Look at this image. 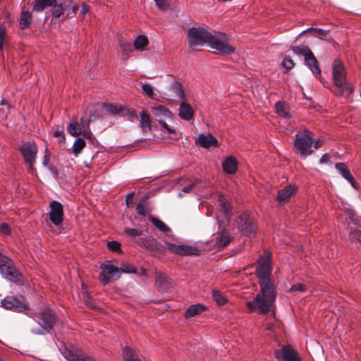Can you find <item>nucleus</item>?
<instances>
[{
  "label": "nucleus",
  "instance_id": "nucleus-34",
  "mask_svg": "<svg viewBox=\"0 0 361 361\" xmlns=\"http://www.w3.org/2000/svg\"><path fill=\"white\" fill-rule=\"evenodd\" d=\"M212 296L214 301L219 305H224L228 302L226 295L219 290H213Z\"/></svg>",
  "mask_w": 361,
  "mask_h": 361
},
{
  "label": "nucleus",
  "instance_id": "nucleus-31",
  "mask_svg": "<svg viewBox=\"0 0 361 361\" xmlns=\"http://www.w3.org/2000/svg\"><path fill=\"white\" fill-rule=\"evenodd\" d=\"M140 127L145 133H148L151 130V119L149 114H140Z\"/></svg>",
  "mask_w": 361,
  "mask_h": 361
},
{
  "label": "nucleus",
  "instance_id": "nucleus-11",
  "mask_svg": "<svg viewBox=\"0 0 361 361\" xmlns=\"http://www.w3.org/2000/svg\"><path fill=\"white\" fill-rule=\"evenodd\" d=\"M219 208L216 212V218L219 230L225 226V221L228 222L231 218V210L229 203L226 198L220 195L219 196Z\"/></svg>",
  "mask_w": 361,
  "mask_h": 361
},
{
  "label": "nucleus",
  "instance_id": "nucleus-48",
  "mask_svg": "<svg viewBox=\"0 0 361 361\" xmlns=\"http://www.w3.org/2000/svg\"><path fill=\"white\" fill-rule=\"evenodd\" d=\"M135 209L138 214L144 216L147 215V212L145 205L144 204V200L142 202H140L137 204Z\"/></svg>",
  "mask_w": 361,
  "mask_h": 361
},
{
  "label": "nucleus",
  "instance_id": "nucleus-28",
  "mask_svg": "<svg viewBox=\"0 0 361 361\" xmlns=\"http://www.w3.org/2000/svg\"><path fill=\"white\" fill-rule=\"evenodd\" d=\"M169 90L172 92L173 97H176L181 100L185 99L184 92L182 85L179 82H174L171 84Z\"/></svg>",
  "mask_w": 361,
  "mask_h": 361
},
{
  "label": "nucleus",
  "instance_id": "nucleus-2",
  "mask_svg": "<svg viewBox=\"0 0 361 361\" xmlns=\"http://www.w3.org/2000/svg\"><path fill=\"white\" fill-rule=\"evenodd\" d=\"M332 78L337 90L335 93L340 96L348 95L351 90L346 85L347 73L343 63L338 59L332 64Z\"/></svg>",
  "mask_w": 361,
  "mask_h": 361
},
{
  "label": "nucleus",
  "instance_id": "nucleus-23",
  "mask_svg": "<svg viewBox=\"0 0 361 361\" xmlns=\"http://www.w3.org/2000/svg\"><path fill=\"white\" fill-rule=\"evenodd\" d=\"M222 167L226 173L233 174L237 171L238 162L233 157H228L222 162Z\"/></svg>",
  "mask_w": 361,
  "mask_h": 361
},
{
  "label": "nucleus",
  "instance_id": "nucleus-37",
  "mask_svg": "<svg viewBox=\"0 0 361 361\" xmlns=\"http://www.w3.org/2000/svg\"><path fill=\"white\" fill-rule=\"evenodd\" d=\"M85 141L82 138H77L73 145V152L75 154H78L85 147Z\"/></svg>",
  "mask_w": 361,
  "mask_h": 361
},
{
  "label": "nucleus",
  "instance_id": "nucleus-63",
  "mask_svg": "<svg viewBox=\"0 0 361 361\" xmlns=\"http://www.w3.org/2000/svg\"><path fill=\"white\" fill-rule=\"evenodd\" d=\"M322 143H323V141L320 139L317 140L314 142H313V145H314V149H317L319 148L322 146Z\"/></svg>",
  "mask_w": 361,
  "mask_h": 361
},
{
  "label": "nucleus",
  "instance_id": "nucleus-6",
  "mask_svg": "<svg viewBox=\"0 0 361 361\" xmlns=\"http://www.w3.org/2000/svg\"><path fill=\"white\" fill-rule=\"evenodd\" d=\"M0 273L6 280L20 283L22 275L14 267L13 262L6 256L0 253Z\"/></svg>",
  "mask_w": 361,
  "mask_h": 361
},
{
  "label": "nucleus",
  "instance_id": "nucleus-14",
  "mask_svg": "<svg viewBox=\"0 0 361 361\" xmlns=\"http://www.w3.org/2000/svg\"><path fill=\"white\" fill-rule=\"evenodd\" d=\"M89 113H121L126 111V107L121 104L97 102L88 108Z\"/></svg>",
  "mask_w": 361,
  "mask_h": 361
},
{
  "label": "nucleus",
  "instance_id": "nucleus-54",
  "mask_svg": "<svg viewBox=\"0 0 361 361\" xmlns=\"http://www.w3.org/2000/svg\"><path fill=\"white\" fill-rule=\"evenodd\" d=\"M134 192H132L126 195V203L127 207H130L133 204Z\"/></svg>",
  "mask_w": 361,
  "mask_h": 361
},
{
  "label": "nucleus",
  "instance_id": "nucleus-24",
  "mask_svg": "<svg viewBox=\"0 0 361 361\" xmlns=\"http://www.w3.org/2000/svg\"><path fill=\"white\" fill-rule=\"evenodd\" d=\"M296 186L293 184H290L285 187L283 189L279 191L277 199L279 202H283L290 197V196L295 192Z\"/></svg>",
  "mask_w": 361,
  "mask_h": 361
},
{
  "label": "nucleus",
  "instance_id": "nucleus-57",
  "mask_svg": "<svg viewBox=\"0 0 361 361\" xmlns=\"http://www.w3.org/2000/svg\"><path fill=\"white\" fill-rule=\"evenodd\" d=\"M1 104L2 106H5V107L2 108V109H1V111H11V105H10L8 102H6L4 99H2V100L1 101Z\"/></svg>",
  "mask_w": 361,
  "mask_h": 361
},
{
  "label": "nucleus",
  "instance_id": "nucleus-50",
  "mask_svg": "<svg viewBox=\"0 0 361 361\" xmlns=\"http://www.w3.org/2000/svg\"><path fill=\"white\" fill-rule=\"evenodd\" d=\"M305 290H306L305 285L303 283H300L293 285L290 288V292H295V291L304 292Z\"/></svg>",
  "mask_w": 361,
  "mask_h": 361
},
{
  "label": "nucleus",
  "instance_id": "nucleus-21",
  "mask_svg": "<svg viewBox=\"0 0 361 361\" xmlns=\"http://www.w3.org/2000/svg\"><path fill=\"white\" fill-rule=\"evenodd\" d=\"M68 132L73 136L77 137L82 134L84 135V131L79 122L78 117H73L70 123L67 127Z\"/></svg>",
  "mask_w": 361,
  "mask_h": 361
},
{
  "label": "nucleus",
  "instance_id": "nucleus-62",
  "mask_svg": "<svg viewBox=\"0 0 361 361\" xmlns=\"http://www.w3.org/2000/svg\"><path fill=\"white\" fill-rule=\"evenodd\" d=\"M329 157L327 154H324L319 159L320 164H325L329 162Z\"/></svg>",
  "mask_w": 361,
  "mask_h": 361
},
{
  "label": "nucleus",
  "instance_id": "nucleus-42",
  "mask_svg": "<svg viewBox=\"0 0 361 361\" xmlns=\"http://www.w3.org/2000/svg\"><path fill=\"white\" fill-rule=\"evenodd\" d=\"M124 232L128 235H130L133 238L139 237L142 235V231L136 229V228H126L124 229Z\"/></svg>",
  "mask_w": 361,
  "mask_h": 361
},
{
  "label": "nucleus",
  "instance_id": "nucleus-17",
  "mask_svg": "<svg viewBox=\"0 0 361 361\" xmlns=\"http://www.w3.org/2000/svg\"><path fill=\"white\" fill-rule=\"evenodd\" d=\"M197 145L204 148H209L211 147H216L218 145V140L212 134H201L195 140Z\"/></svg>",
  "mask_w": 361,
  "mask_h": 361
},
{
  "label": "nucleus",
  "instance_id": "nucleus-12",
  "mask_svg": "<svg viewBox=\"0 0 361 361\" xmlns=\"http://www.w3.org/2000/svg\"><path fill=\"white\" fill-rule=\"evenodd\" d=\"M274 356L278 361H302L298 351L290 345H283L275 350Z\"/></svg>",
  "mask_w": 361,
  "mask_h": 361
},
{
  "label": "nucleus",
  "instance_id": "nucleus-13",
  "mask_svg": "<svg viewBox=\"0 0 361 361\" xmlns=\"http://www.w3.org/2000/svg\"><path fill=\"white\" fill-rule=\"evenodd\" d=\"M101 269L100 279L105 284L109 283L111 281L117 280L121 276L119 268L111 264L109 261L102 264Z\"/></svg>",
  "mask_w": 361,
  "mask_h": 361
},
{
  "label": "nucleus",
  "instance_id": "nucleus-41",
  "mask_svg": "<svg viewBox=\"0 0 361 361\" xmlns=\"http://www.w3.org/2000/svg\"><path fill=\"white\" fill-rule=\"evenodd\" d=\"M120 273L135 274L136 273V268L134 265L130 264H123L120 269Z\"/></svg>",
  "mask_w": 361,
  "mask_h": 361
},
{
  "label": "nucleus",
  "instance_id": "nucleus-51",
  "mask_svg": "<svg viewBox=\"0 0 361 361\" xmlns=\"http://www.w3.org/2000/svg\"><path fill=\"white\" fill-rule=\"evenodd\" d=\"M6 29L5 27L0 26V50L3 49L4 43L6 40Z\"/></svg>",
  "mask_w": 361,
  "mask_h": 361
},
{
  "label": "nucleus",
  "instance_id": "nucleus-38",
  "mask_svg": "<svg viewBox=\"0 0 361 361\" xmlns=\"http://www.w3.org/2000/svg\"><path fill=\"white\" fill-rule=\"evenodd\" d=\"M142 91L151 99H154L157 98V94L154 92V87L148 83H145L142 85Z\"/></svg>",
  "mask_w": 361,
  "mask_h": 361
},
{
  "label": "nucleus",
  "instance_id": "nucleus-59",
  "mask_svg": "<svg viewBox=\"0 0 361 361\" xmlns=\"http://www.w3.org/2000/svg\"><path fill=\"white\" fill-rule=\"evenodd\" d=\"M160 125L163 128L166 129L169 133H175V130L169 128V126L166 123V122L160 121Z\"/></svg>",
  "mask_w": 361,
  "mask_h": 361
},
{
  "label": "nucleus",
  "instance_id": "nucleus-52",
  "mask_svg": "<svg viewBox=\"0 0 361 361\" xmlns=\"http://www.w3.org/2000/svg\"><path fill=\"white\" fill-rule=\"evenodd\" d=\"M350 238L361 243V230L355 229L350 233Z\"/></svg>",
  "mask_w": 361,
  "mask_h": 361
},
{
  "label": "nucleus",
  "instance_id": "nucleus-64",
  "mask_svg": "<svg viewBox=\"0 0 361 361\" xmlns=\"http://www.w3.org/2000/svg\"><path fill=\"white\" fill-rule=\"evenodd\" d=\"M54 135L56 137L61 136L63 140L65 139V136L62 130H57L54 132Z\"/></svg>",
  "mask_w": 361,
  "mask_h": 361
},
{
  "label": "nucleus",
  "instance_id": "nucleus-36",
  "mask_svg": "<svg viewBox=\"0 0 361 361\" xmlns=\"http://www.w3.org/2000/svg\"><path fill=\"white\" fill-rule=\"evenodd\" d=\"M151 222L162 232H170L171 228L162 221L159 219L152 217L150 219Z\"/></svg>",
  "mask_w": 361,
  "mask_h": 361
},
{
  "label": "nucleus",
  "instance_id": "nucleus-35",
  "mask_svg": "<svg viewBox=\"0 0 361 361\" xmlns=\"http://www.w3.org/2000/svg\"><path fill=\"white\" fill-rule=\"evenodd\" d=\"M54 0H36L33 10L42 11L46 7L52 6Z\"/></svg>",
  "mask_w": 361,
  "mask_h": 361
},
{
  "label": "nucleus",
  "instance_id": "nucleus-56",
  "mask_svg": "<svg viewBox=\"0 0 361 361\" xmlns=\"http://www.w3.org/2000/svg\"><path fill=\"white\" fill-rule=\"evenodd\" d=\"M157 6L160 9H165L167 7L166 0H154Z\"/></svg>",
  "mask_w": 361,
  "mask_h": 361
},
{
  "label": "nucleus",
  "instance_id": "nucleus-1",
  "mask_svg": "<svg viewBox=\"0 0 361 361\" xmlns=\"http://www.w3.org/2000/svg\"><path fill=\"white\" fill-rule=\"evenodd\" d=\"M260 292L255 299L247 302L250 310H258L262 314L269 312L276 297V290L271 281L272 262L269 253H265L258 259V265L256 269Z\"/></svg>",
  "mask_w": 361,
  "mask_h": 361
},
{
  "label": "nucleus",
  "instance_id": "nucleus-3",
  "mask_svg": "<svg viewBox=\"0 0 361 361\" xmlns=\"http://www.w3.org/2000/svg\"><path fill=\"white\" fill-rule=\"evenodd\" d=\"M312 146L313 135L310 130L305 129L296 133L294 147L300 156L307 157L311 154L313 152Z\"/></svg>",
  "mask_w": 361,
  "mask_h": 361
},
{
  "label": "nucleus",
  "instance_id": "nucleus-10",
  "mask_svg": "<svg viewBox=\"0 0 361 361\" xmlns=\"http://www.w3.org/2000/svg\"><path fill=\"white\" fill-rule=\"evenodd\" d=\"M1 303L7 310H11L18 312H25L26 315L32 316V310L27 307L23 297H6L1 301Z\"/></svg>",
  "mask_w": 361,
  "mask_h": 361
},
{
  "label": "nucleus",
  "instance_id": "nucleus-46",
  "mask_svg": "<svg viewBox=\"0 0 361 361\" xmlns=\"http://www.w3.org/2000/svg\"><path fill=\"white\" fill-rule=\"evenodd\" d=\"M11 228L6 223L0 224V234L4 236H8L11 235Z\"/></svg>",
  "mask_w": 361,
  "mask_h": 361
},
{
  "label": "nucleus",
  "instance_id": "nucleus-25",
  "mask_svg": "<svg viewBox=\"0 0 361 361\" xmlns=\"http://www.w3.org/2000/svg\"><path fill=\"white\" fill-rule=\"evenodd\" d=\"M207 307L205 305L202 304H195L190 306L185 312V317L188 319L193 317L196 315L200 314L204 310H206Z\"/></svg>",
  "mask_w": 361,
  "mask_h": 361
},
{
  "label": "nucleus",
  "instance_id": "nucleus-49",
  "mask_svg": "<svg viewBox=\"0 0 361 361\" xmlns=\"http://www.w3.org/2000/svg\"><path fill=\"white\" fill-rule=\"evenodd\" d=\"M107 247L111 251L117 252L121 249V244L117 241H109L107 243Z\"/></svg>",
  "mask_w": 361,
  "mask_h": 361
},
{
  "label": "nucleus",
  "instance_id": "nucleus-30",
  "mask_svg": "<svg viewBox=\"0 0 361 361\" xmlns=\"http://www.w3.org/2000/svg\"><path fill=\"white\" fill-rule=\"evenodd\" d=\"M148 45V39L145 35L137 36L134 41V47L137 50L143 51Z\"/></svg>",
  "mask_w": 361,
  "mask_h": 361
},
{
  "label": "nucleus",
  "instance_id": "nucleus-60",
  "mask_svg": "<svg viewBox=\"0 0 361 361\" xmlns=\"http://www.w3.org/2000/svg\"><path fill=\"white\" fill-rule=\"evenodd\" d=\"M154 110L157 113H166L168 110L163 106L159 105L154 107Z\"/></svg>",
  "mask_w": 361,
  "mask_h": 361
},
{
  "label": "nucleus",
  "instance_id": "nucleus-4",
  "mask_svg": "<svg viewBox=\"0 0 361 361\" xmlns=\"http://www.w3.org/2000/svg\"><path fill=\"white\" fill-rule=\"evenodd\" d=\"M32 313L30 317H36L43 323V325H40L37 329H32V333L36 335H44L49 333L56 322V317L53 311L49 308H45L39 312L32 311Z\"/></svg>",
  "mask_w": 361,
  "mask_h": 361
},
{
  "label": "nucleus",
  "instance_id": "nucleus-18",
  "mask_svg": "<svg viewBox=\"0 0 361 361\" xmlns=\"http://www.w3.org/2000/svg\"><path fill=\"white\" fill-rule=\"evenodd\" d=\"M155 283L161 291H167L172 287L171 279L160 271L155 274Z\"/></svg>",
  "mask_w": 361,
  "mask_h": 361
},
{
  "label": "nucleus",
  "instance_id": "nucleus-43",
  "mask_svg": "<svg viewBox=\"0 0 361 361\" xmlns=\"http://www.w3.org/2000/svg\"><path fill=\"white\" fill-rule=\"evenodd\" d=\"M179 113H194V110L190 104L182 101L180 104Z\"/></svg>",
  "mask_w": 361,
  "mask_h": 361
},
{
  "label": "nucleus",
  "instance_id": "nucleus-7",
  "mask_svg": "<svg viewBox=\"0 0 361 361\" xmlns=\"http://www.w3.org/2000/svg\"><path fill=\"white\" fill-rule=\"evenodd\" d=\"M51 6L52 16L54 18H59L66 12L67 16L75 14L79 8L78 4H73L72 0H54Z\"/></svg>",
  "mask_w": 361,
  "mask_h": 361
},
{
  "label": "nucleus",
  "instance_id": "nucleus-53",
  "mask_svg": "<svg viewBox=\"0 0 361 361\" xmlns=\"http://www.w3.org/2000/svg\"><path fill=\"white\" fill-rule=\"evenodd\" d=\"M50 161V157L47 148L45 149L44 154L42 159V164L45 167H49V163Z\"/></svg>",
  "mask_w": 361,
  "mask_h": 361
},
{
  "label": "nucleus",
  "instance_id": "nucleus-32",
  "mask_svg": "<svg viewBox=\"0 0 361 361\" xmlns=\"http://www.w3.org/2000/svg\"><path fill=\"white\" fill-rule=\"evenodd\" d=\"M32 16L31 14L27 11L22 10L20 18V25L22 29L26 28L31 23Z\"/></svg>",
  "mask_w": 361,
  "mask_h": 361
},
{
  "label": "nucleus",
  "instance_id": "nucleus-47",
  "mask_svg": "<svg viewBox=\"0 0 361 361\" xmlns=\"http://www.w3.org/2000/svg\"><path fill=\"white\" fill-rule=\"evenodd\" d=\"M166 246H167L168 250L170 252L176 253V254H178V255H180V250H181L180 249V245H176V244L172 243H166Z\"/></svg>",
  "mask_w": 361,
  "mask_h": 361
},
{
  "label": "nucleus",
  "instance_id": "nucleus-33",
  "mask_svg": "<svg viewBox=\"0 0 361 361\" xmlns=\"http://www.w3.org/2000/svg\"><path fill=\"white\" fill-rule=\"evenodd\" d=\"M180 255H198L200 250L195 247L190 245H180Z\"/></svg>",
  "mask_w": 361,
  "mask_h": 361
},
{
  "label": "nucleus",
  "instance_id": "nucleus-9",
  "mask_svg": "<svg viewBox=\"0 0 361 361\" xmlns=\"http://www.w3.org/2000/svg\"><path fill=\"white\" fill-rule=\"evenodd\" d=\"M20 152L23 156V160L27 165L30 171L32 172L34 170V164L36 161V157L38 152V148L34 142H25L22 143L20 148Z\"/></svg>",
  "mask_w": 361,
  "mask_h": 361
},
{
  "label": "nucleus",
  "instance_id": "nucleus-16",
  "mask_svg": "<svg viewBox=\"0 0 361 361\" xmlns=\"http://www.w3.org/2000/svg\"><path fill=\"white\" fill-rule=\"evenodd\" d=\"M49 219L53 224L58 226L63 222V205L56 200H53L49 204Z\"/></svg>",
  "mask_w": 361,
  "mask_h": 361
},
{
  "label": "nucleus",
  "instance_id": "nucleus-39",
  "mask_svg": "<svg viewBox=\"0 0 361 361\" xmlns=\"http://www.w3.org/2000/svg\"><path fill=\"white\" fill-rule=\"evenodd\" d=\"M123 357L126 361H136L140 360L139 358H134L133 357V350L128 347L126 346L123 350Z\"/></svg>",
  "mask_w": 361,
  "mask_h": 361
},
{
  "label": "nucleus",
  "instance_id": "nucleus-61",
  "mask_svg": "<svg viewBox=\"0 0 361 361\" xmlns=\"http://www.w3.org/2000/svg\"><path fill=\"white\" fill-rule=\"evenodd\" d=\"M194 114H179L180 118L183 120L190 121L192 119Z\"/></svg>",
  "mask_w": 361,
  "mask_h": 361
},
{
  "label": "nucleus",
  "instance_id": "nucleus-22",
  "mask_svg": "<svg viewBox=\"0 0 361 361\" xmlns=\"http://www.w3.org/2000/svg\"><path fill=\"white\" fill-rule=\"evenodd\" d=\"M305 63L307 66H309L310 69L311 70L312 73L316 76H320L321 75V70L319 66V63L316 58L314 57L312 52L309 54L305 59Z\"/></svg>",
  "mask_w": 361,
  "mask_h": 361
},
{
  "label": "nucleus",
  "instance_id": "nucleus-40",
  "mask_svg": "<svg viewBox=\"0 0 361 361\" xmlns=\"http://www.w3.org/2000/svg\"><path fill=\"white\" fill-rule=\"evenodd\" d=\"M294 53L297 54H302L305 58L312 51L307 46H298L293 49Z\"/></svg>",
  "mask_w": 361,
  "mask_h": 361
},
{
  "label": "nucleus",
  "instance_id": "nucleus-58",
  "mask_svg": "<svg viewBox=\"0 0 361 361\" xmlns=\"http://www.w3.org/2000/svg\"><path fill=\"white\" fill-rule=\"evenodd\" d=\"M78 361H96V360L94 358H92V357H89L83 353H80Z\"/></svg>",
  "mask_w": 361,
  "mask_h": 361
},
{
  "label": "nucleus",
  "instance_id": "nucleus-8",
  "mask_svg": "<svg viewBox=\"0 0 361 361\" xmlns=\"http://www.w3.org/2000/svg\"><path fill=\"white\" fill-rule=\"evenodd\" d=\"M212 33L204 27H191L188 32L189 44L191 47L202 46L209 43Z\"/></svg>",
  "mask_w": 361,
  "mask_h": 361
},
{
  "label": "nucleus",
  "instance_id": "nucleus-44",
  "mask_svg": "<svg viewBox=\"0 0 361 361\" xmlns=\"http://www.w3.org/2000/svg\"><path fill=\"white\" fill-rule=\"evenodd\" d=\"M276 113H287L288 105L284 102H279L275 104Z\"/></svg>",
  "mask_w": 361,
  "mask_h": 361
},
{
  "label": "nucleus",
  "instance_id": "nucleus-15",
  "mask_svg": "<svg viewBox=\"0 0 361 361\" xmlns=\"http://www.w3.org/2000/svg\"><path fill=\"white\" fill-rule=\"evenodd\" d=\"M236 223L238 228L246 235L253 234L257 229L255 223L246 214H240L238 216Z\"/></svg>",
  "mask_w": 361,
  "mask_h": 361
},
{
  "label": "nucleus",
  "instance_id": "nucleus-29",
  "mask_svg": "<svg viewBox=\"0 0 361 361\" xmlns=\"http://www.w3.org/2000/svg\"><path fill=\"white\" fill-rule=\"evenodd\" d=\"M136 242L139 245L148 249L159 245V243L152 236H148L145 238H139Z\"/></svg>",
  "mask_w": 361,
  "mask_h": 361
},
{
  "label": "nucleus",
  "instance_id": "nucleus-20",
  "mask_svg": "<svg viewBox=\"0 0 361 361\" xmlns=\"http://www.w3.org/2000/svg\"><path fill=\"white\" fill-rule=\"evenodd\" d=\"M232 239L233 237L223 228L217 234L215 245L219 247H224L231 242Z\"/></svg>",
  "mask_w": 361,
  "mask_h": 361
},
{
  "label": "nucleus",
  "instance_id": "nucleus-19",
  "mask_svg": "<svg viewBox=\"0 0 361 361\" xmlns=\"http://www.w3.org/2000/svg\"><path fill=\"white\" fill-rule=\"evenodd\" d=\"M336 169L339 171L341 175L346 179L352 187L356 188V181L352 176L349 169L345 163H336L335 165Z\"/></svg>",
  "mask_w": 361,
  "mask_h": 361
},
{
  "label": "nucleus",
  "instance_id": "nucleus-27",
  "mask_svg": "<svg viewBox=\"0 0 361 361\" xmlns=\"http://www.w3.org/2000/svg\"><path fill=\"white\" fill-rule=\"evenodd\" d=\"M63 356L69 361H78L80 354L74 353L72 350L68 348L64 344H61L59 347Z\"/></svg>",
  "mask_w": 361,
  "mask_h": 361
},
{
  "label": "nucleus",
  "instance_id": "nucleus-5",
  "mask_svg": "<svg viewBox=\"0 0 361 361\" xmlns=\"http://www.w3.org/2000/svg\"><path fill=\"white\" fill-rule=\"evenodd\" d=\"M208 44L212 49L221 54L228 55L235 51V48L229 43L228 37L223 32L212 34Z\"/></svg>",
  "mask_w": 361,
  "mask_h": 361
},
{
  "label": "nucleus",
  "instance_id": "nucleus-45",
  "mask_svg": "<svg viewBox=\"0 0 361 361\" xmlns=\"http://www.w3.org/2000/svg\"><path fill=\"white\" fill-rule=\"evenodd\" d=\"M281 65L286 71H289L294 66V63L289 56H286L283 59Z\"/></svg>",
  "mask_w": 361,
  "mask_h": 361
},
{
  "label": "nucleus",
  "instance_id": "nucleus-55",
  "mask_svg": "<svg viewBox=\"0 0 361 361\" xmlns=\"http://www.w3.org/2000/svg\"><path fill=\"white\" fill-rule=\"evenodd\" d=\"M199 181L198 180H196L195 182L188 185H186V186H184L183 188H182V192H185V193H188V192H190L192 190V188L195 186V185L198 183Z\"/></svg>",
  "mask_w": 361,
  "mask_h": 361
},
{
  "label": "nucleus",
  "instance_id": "nucleus-26",
  "mask_svg": "<svg viewBox=\"0 0 361 361\" xmlns=\"http://www.w3.org/2000/svg\"><path fill=\"white\" fill-rule=\"evenodd\" d=\"M92 115H93L94 118H99L101 116V114H84L80 118H78L84 131V135H88L90 133L89 130V125L91 121Z\"/></svg>",
  "mask_w": 361,
  "mask_h": 361
}]
</instances>
